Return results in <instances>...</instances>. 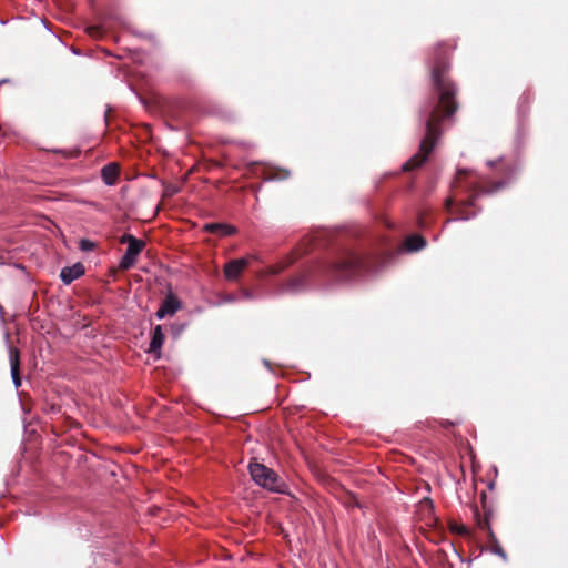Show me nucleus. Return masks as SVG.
Here are the masks:
<instances>
[{
  "instance_id": "obj_1",
  "label": "nucleus",
  "mask_w": 568,
  "mask_h": 568,
  "mask_svg": "<svg viewBox=\"0 0 568 568\" xmlns=\"http://www.w3.org/2000/svg\"><path fill=\"white\" fill-rule=\"evenodd\" d=\"M447 70L446 58L442 52L436 51L432 68V80L436 97L428 101L422 110V118L425 119L426 123V133L422 140L419 152L403 164L404 171L414 170L422 165L440 136V122L449 119L457 110L456 88L446 77Z\"/></svg>"
},
{
  "instance_id": "obj_2",
  "label": "nucleus",
  "mask_w": 568,
  "mask_h": 568,
  "mask_svg": "<svg viewBox=\"0 0 568 568\" xmlns=\"http://www.w3.org/2000/svg\"><path fill=\"white\" fill-rule=\"evenodd\" d=\"M248 471L253 481L260 487L273 493H284L286 485L284 480L271 468L264 464L250 463Z\"/></svg>"
},
{
  "instance_id": "obj_3",
  "label": "nucleus",
  "mask_w": 568,
  "mask_h": 568,
  "mask_svg": "<svg viewBox=\"0 0 568 568\" xmlns=\"http://www.w3.org/2000/svg\"><path fill=\"white\" fill-rule=\"evenodd\" d=\"M366 266V260L353 252H348L329 267V273L337 280H351Z\"/></svg>"
},
{
  "instance_id": "obj_4",
  "label": "nucleus",
  "mask_w": 568,
  "mask_h": 568,
  "mask_svg": "<svg viewBox=\"0 0 568 568\" xmlns=\"http://www.w3.org/2000/svg\"><path fill=\"white\" fill-rule=\"evenodd\" d=\"M503 185H504V182L497 183L493 189H485V187L478 186L476 184L468 185L467 191L470 192L469 200L462 201L456 211L453 210V200L448 199L446 202L447 210L452 213L457 214V216L452 219V221L469 220V219L474 217L476 215V213L475 212L470 213V212H467L466 210L468 206L474 205V201H475L476 196L479 195L480 193H491L494 191H497ZM447 222H450V220H448Z\"/></svg>"
},
{
  "instance_id": "obj_5",
  "label": "nucleus",
  "mask_w": 568,
  "mask_h": 568,
  "mask_svg": "<svg viewBox=\"0 0 568 568\" xmlns=\"http://www.w3.org/2000/svg\"><path fill=\"white\" fill-rule=\"evenodd\" d=\"M120 243L128 244V248L119 263V267L129 270L136 263L138 256L145 247V242L131 234H124L121 236Z\"/></svg>"
},
{
  "instance_id": "obj_6",
  "label": "nucleus",
  "mask_w": 568,
  "mask_h": 568,
  "mask_svg": "<svg viewBox=\"0 0 568 568\" xmlns=\"http://www.w3.org/2000/svg\"><path fill=\"white\" fill-rule=\"evenodd\" d=\"M250 258L242 257L237 260H232L224 266V275L229 281H235L240 277L241 273L248 265Z\"/></svg>"
},
{
  "instance_id": "obj_7",
  "label": "nucleus",
  "mask_w": 568,
  "mask_h": 568,
  "mask_svg": "<svg viewBox=\"0 0 568 568\" xmlns=\"http://www.w3.org/2000/svg\"><path fill=\"white\" fill-rule=\"evenodd\" d=\"M180 308V302L172 295H168L156 311V317L163 320L168 315L175 314Z\"/></svg>"
},
{
  "instance_id": "obj_8",
  "label": "nucleus",
  "mask_w": 568,
  "mask_h": 568,
  "mask_svg": "<svg viewBox=\"0 0 568 568\" xmlns=\"http://www.w3.org/2000/svg\"><path fill=\"white\" fill-rule=\"evenodd\" d=\"M9 362L11 367V377L14 386L18 388L21 386V378L19 375L20 366V353L17 348L9 345Z\"/></svg>"
},
{
  "instance_id": "obj_9",
  "label": "nucleus",
  "mask_w": 568,
  "mask_h": 568,
  "mask_svg": "<svg viewBox=\"0 0 568 568\" xmlns=\"http://www.w3.org/2000/svg\"><path fill=\"white\" fill-rule=\"evenodd\" d=\"M84 274V266L81 263H75L72 266H65L60 272V278L64 284H71L74 280Z\"/></svg>"
},
{
  "instance_id": "obj_10",
  "label": "nucleus",
  "mask_w": 568,
  "mask_h": 568,
  "mask_svg": "<svg viewBox=\"0 0 568 568\" xmlns=\"http://www.w3.org/2000/svg\"><path fill=\"white\" fill-rule=\"evenodd\" d=\"M206 232L219 234L222 236L232 235L235 233V229L224 223H207L203 227Z\"/></svg>"
},
{
  "instance_id": "obj_11",
  "label": "nucleus",
  "mask_w": 568,
  "mask_h": 568,
  "mask_svg": "<svg viewBox=\"0 0 568 568\" xmlns=\"http://www.w3.org/2000/svg\"><path fill=\"white\" fill-rule=\"evenodd\" d=\"M119 175V166L115 163H109L101 170V176L106 185H113Z\"/></svg>"
},
{
  "instance_id": "obj_12",
  "label": "nucleus",
  "mask_w": 568,
  "mask_h": 568,
  "mask_svg": "<svg viewBox=\"0 0 568 568\" xmlns=\"http://www.w3.org/2000/svg\"><path fill=\"white\" fill-rule=\"evenodd\" d=\"M163 343H164V334L162 332V327L160 325H156L152 332V338L150 342L149 352L150 353L160 352Z\"/></svg>"
},
{
  "instance_id": "obj_13",
  "label": "nucleus",
  "mask_w": 568,
  "mask_h": 568,
  "mask_svg": "<svg viewBox=\"0 0 568 568\" xmlns=\"http://www.w3.org/2000/svg\"><path fill=\"white\" fill-rule=\"evenodd\" d=\"M426 241L419 235L408 236L405 241V247L408 252H415L425 247Z\"/></svg>"
},
{
  "instance_id": "obj_14",
  "label": "nucleus",
  "mask_w": 568,
  "mask_h": 568,
  "mask_svg": "<svg viewBox=\"0 0 568 568\" xmlns=\"http://www.w3.org/2000/svg\"><path fill=\"white\" fill-rule=\"evenodd\" d=\"M450 529L457 535L469 536V529L465 525L455 523L450 526Z\"/></svg>"
},
{
  "instance_id": "obj_15",
  "label": "nucleus",
  "mask_w": 568,
  "mask_h": 568,
  "mask_svg": "<svg viewBox=\"0 0 568 568\" xmlns=\"http://www.w3.org/2000/svg\"><path fill=\"white\" fill-rule=\"evenodd\" d=\"M491 551L495 555L499 556L504 561H507V555L497 541L494 542V545L491 547Z\"/></svg>"
},
{
  "instance_id": "obj_16",
  "label": "nucleus",
  "mask_w": 568,
  "mask_h": 568,
  "mask_svg": "<svg viewBox=\"0 0 568 568\" xmlns=\"http://www.w3.org/2000/svg\"><path fill=\"white\" fill-rule=\"evenodd\" d=\"M302 282H303V278H297V280L292 281L288 284L287 290L292 291V292H297L302 287Z\"/></svg>"
},
{
  "instance_id": "obj_17",
  "label": "nucleus",
  "mask_w": 568,
  "mask_h": 568,
  "mask_svg": "<svg viewBox=\"0 0 568 568\" xmlns=\"http://www.w3.org/2000/svg\"><path fill=\"white\" fill-rule=\"evenodd\" d=\"M88 32H89V34H90V36H92V37H100V36L102 34V32H101V30H100V28H99V27H90V28L88 29Z\"/></svg>"
},
{
  "instance_id": "obj_18",
  "label": "nucleus",
  "mask_w": 568,
  "mask_h": 568,
  "mask_svg": "<svg viewBox=\"0 0 568 568\" xmlns=\"http://www.w3.org/2000/svg\"><path fill=\"white\" fill-rule=\"evenodd\" d=\"M463 174H467V171L466 170H459L458 171V181H457L458 184L460 183V179H462Z\"/></svg>"
},
{
  "instance_id": "obj_19",
  "label": "nucleus",
  "mask_w": 568,
  "mask_h": 568,
  "mask_svg": "<svg viewBox=\"0 0 568 568\" xmlns=\"http://www.w3.org/2000/svg\"><path fill=\"white\" fill-rule=\"evenodd\" d=\"M242 295L244 298H252V294L248 291H243Z\"/></svg>"
},
{
  "instance_id": "obj_20",
  "label": "nucleus",
  "mask_w": 568,
  "mask_h": 568,
  "mask_svg": "<svg viewBox=\"0 0 568 568\" xmlns=\"http://www.w3.org/2000/svg\"><path fill=\"white\" fill-rule=\"evenodd\" d=\"M225 301H226V302H233V301H235V297L230 295V296H227V297L225 298Z\"/></svg>"
},
{
  "instance_id": "obj_21",
  "label": "nucleus",
  "mask_w": 568,
  "mask_h": 568,
  "mask_svg": "<svg viewBox=\"0 0 568 568\" xmlns=\"http://www.w3.org/2000/svg\"><path fill=\"white\" fill-rule=\"evenodd\" d=\"M419 224L420 226H424V221L422 219L419 220Z\"/></svg>"
},
{
  "instance_id": "obj_22",
  "label": "nucleus",
  "mask_w": 568,
  "mask_h": 568,
  "mask_svg": "<svg viewBox=\"0 0 568 568\" xmlns=\"http://www.w3.org/2000/svg\"><path fill=\"white\" fill-rule=\"evenodd\" d=\"M87 247H89V244L82 245V248H87Z\"/></svg>"
},
{
  "instance_id": "obj_23",
  "label": "nucleus",
  "mask_w": 568,
  "mask_h": 568,
  "mask_svg": "<svg viewBox=\"0 0 568 568\" xmlns=\"http://www.w3.org/2000/svg\"><path fill=\"white\" fill-rule=\"evenodd\" d=\"M87 247H89V244L82 245V248H87Z\"/></svg>"
}]
</instances>
